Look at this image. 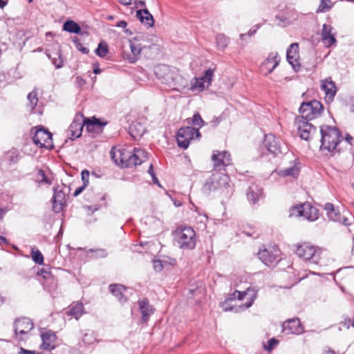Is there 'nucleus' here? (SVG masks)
I'll list each match as a JSON object with an SVG mask.
<instances>
[{
  "mask_svg": "<svg viewBox=\"0 0 354 354\" xmlns=\"http://www.w3.org/2000/svg\"><path fill=\"white\" fill-rule=\"evenodd\" d=\"M230 178L227 175L215 171L207 180L203 186L205 192H215L217 190L224 191L229 185Z\"/></svg>",
  "mask_w": 354,
  "mask_h": 354,
  "instance_id": "nucleus-8",
  "label": "nucleus"
},
{
  "mask_svg": "<svg viewBox=\"0 0 354 354\" xmlns=\"http://www.w3.org/2000/svg\"><path fill=\"white\" fill-rule=\"evenodd\" d=\"M279 254L280 250L277 247H270L269 248L260 250L258 253L259 259L267 266H272L275 264L278 261Z\"/></svg>",
  "mask_w": 354,
  "mask_h": 354,
  "instance_id": "nucleus-15",
  "label": "nucleus"
},
{
  "mask_svg": "<svg viewBox=\"0 0 354 354\" xmlns=\"http://www.w3.org/2000/svg\"><path fill=\"white\" fill-rule=\"evenodd\" d=\"M199 138L201 133L198 129L191 127H186L180 128L176 135V140L178 145L183 149H187L191 140L194 138Z\"/></svg>",
  "mask_w": 354,
  "mask_h": 354,
  "instance_id": "nucleus-11",
  "label": "nucleus"
},
{
  "mask_svg": "<svg viewBox=\"0 0 354 354\" xmlns=\"http://www.w3.org/2000/svg\"><path fill=\"white\" fill-rule=\"evenodd\" d=\"M212 160L214 162L215 168L220 166L226 167L231 164L230 154L226 151H214Z\"/></svg>",
  "mask_w": 354,
  "mask_h": 354,
  "instance_id": "nucleus-22",
  "label": "nucleus"
},
{
  "mask_svg": "<svg viewBox=\"0 0 354 354\" xmlns=\"http://www.w3.org/2000/svg\"><path fill=\"white\" fill-rule=\"evenodd\" d=\"M110 292L119 300L120 302H125L127 299L128 288L120 284H111Z\"/></svg>",
  "mask_w": 354,
  "mask_h": 354,
  "instance_id": "nucleus-26",
  "label": "nucleus"
},
{
  "mask_svg": "<svg viewBox=\"0 0 354 354\" xmlns=\"http://www.w3.org/2000/svg\"><path fill=\"white\" fill-rule=\"evenodd\" d=\"M136 16L141 23L147 25L149 27H151L153 25V16L149 13L148 10L144 9L138 10Z\"/></svg>",
  "mask_w": 354,
  "mask_h": 354,
  "instance_id": "nucleus-33",
  "label": "nucleus"
},
{
  "mask_svg": "<svg viewBox=\"0 0 354 354\" xmlns=\"http://www.w3.org/2000/svg\"><path fill=\"white\" fill-rule=\"evenodd\" d=\"M174 236L180 248L193 250L196 247V232L192 227H180L176 230Z\"/></svg>",
  "mask_w": 354,
  "mask_h": 354,
  "instance_id": "nucleus-6",
  "label": "nucleus"
},
{
  "mask_svg": "<svg viewBox=\"0 0 354 354\" xmlns=\"http://www.w3.org/2000/svg\"><path fill=\"white\" fill-rule=\"evenodd\" d=\"M145 131V126L138 121L132 122L129 128V134L135 140H138L142 138Z\"/></svg>",
  "mask_w": 354,
  "mask_h": 354,
  "instance_id": "nucleus-28",
  "label": "nucleus"
},
{
  "mask_svg": "<svg viewBox=\"0 0 354 354\" xmlns=\"http://www.w3.org/2000/svg\"><path fill=\"white\" fill-rule=\"evenodd\" d=\"M33 142L39 147H52V134L43 127L32 129Z\"/></svg>",
  "mask_w": 354,
  "mask_h": 354,
  "instance_id": "nucleus-14",
  "label": "nucleus"
},
{
  "mask_svg": "<svg viewBox=\"0 0 354 354\" xmlns=\"http://www.w3.org/2000/svg\"><path fill=\"white\" fill-rule=\"evenodd\" d=\"M214 68H209L205 71L204 75L201 77H194L191 81V86L189 87V90L194 92H201L204 91L206 88H208L212 81V77L214 76Z\"/></svg>",
  "mask_w": 354,
  "mask_h": 354,
  "instance_id": "nucleus-13",
  "label": "nucleus"
},
{
  "mask_svg": "<svg viewBox=\"0 0 354 354\" xmlns=\"http://www.w3.org/2000/svg\"><path fill=\"white\" fill-rule=\"evenodd\" d=\"M114 162L122 167H131L141 165L147 160V152L140 148H134L132 152L126 150H111Z\"/></svg>",
  "mask_w": 354,
  "mask_h": 354,
  "instance_id": "nucleus-2",
  "label": "nucleus"
},
{
  "mask_svg": "<svg viewBox=\"0 0 354 354\" xmlns=\"http://www.w3.org/2000/svg\"><path fill=\"white\" fill-rule=\"evenodd\" d=\"M66 203V193L59 187H54L53 197V209L55 212L59 213L62 209Z\"/></svg>",
  "mask_w": 354,
  "mask_h": 354,
  "instance_id": "nucleus-20",
  "label": "nucleus"
},
{
  "mask_svg": "<svg viewBox=\"0 0 354 354\" xmlns=\"http://www.w3.org/2000/svg\"><path fill=\"white\" fill-rule=\"evenodd\" d=\"M278 344V341L274 338L270 339L268 340V344L266 345H264V348L266 350L270 351H272L274 346H276Z\"/></svg>",
  "mask_w": 354,
  "mask_h": 354,
  "instance_id": "nucleus-47",
  "label": "nucleus"
},
{
  "mask_svg": "<svg viewBox=\"0 0 354 354\" xmlns=\"http://www.w3.org/2000/svg\"><path fill=\"white\" fill-rule=\"evenodd\" d=\"M85 313L83 304L81 302H77L71 304L66 311V314L68 316L74 317L77 320L79 319Z\"/></svg>",
  "mask_w": 354,
  "mask_h": 354,
  "instance_id": "nucleus-31",
  "label": "nucleus"
},
{
  "mask_svg": "<svg viewBox=\"0 0 354 354\" xmlns=\"http://www.w3.org/2000/svg\"><path fill=\"white\" fill-rule=\"evenodd\" d=\"M7 158L11 163H15L18 160V156L15 152H8L7 153Z\"/></svg>",
  "mask_w": 354,
  "mask_h": 354,
  "instance_id": "nucleus-50",
  "label": "nucleus"
},
{
  "mask_svg": "<svg viewBox=\"0 0 354 354\" xmlns=\"http://www.w3.org/2000/svg\"><path fill=\"white\" fill-rule=\"evenodd\" d=\"M321 149H326L329 152H333L336 149L338 143L341 141V135L338 129L335 127L328 125L322 126L320 128Z\"/></svg>",
  "mask_w": 354,
  "mask_h": 354,
  "instance_id": "nucleus-4",
  "label": "nucleus"
},
{
  "mask_svg": "<svg viewBox=\"0 0 354 354\" xmlns=\"http://www.w3.org/2000/svg\"><path fill=\"white\" fill-rule=\"evenodd\" d=\"M257 28H254V29H250L248 32L247 33L248 36V37H251L252 35H254L255 34V32H257Z\"/></svg>",
  "mask_w": 354,
  "mask_h": 354,
  "instance_id": "nucleus-61",
  "label": "nucleus"
},
{
  "mask_svg": "<svg viewBox=\"0 0 354 354\" xmlns=\"http://www.w3.org/2000/svg\"><path fill=\"white\" fill-rule=\"evenodd\" d=\"M217 48L223 50L229 44V39L224 35H218L216 38Z\"/></svg>",
  "mask_w": 354,
  "mask_h": 354,
  "instance_id": "nucleus-39",
  "label": "nucleus"
},
{
  "mask_svg": "<svg viewBox=\"0 0 354 354\" xmlns=\"http://www.w3.org/2000/svg\"><path fill=\"white\" fill-rule=\"evenodd\" d=\"M48 57L52 60V63L55 65L57 68H60L63 66V59L60 54V50H58L57 52L53 53L48 54Z\"/></svg>",
  "mask_w": 354,
  "mask_h": 354,
  "instance_id": "nucleus-38",
  "label": "nucleus"
},
{
  "mask_svg": "<svg viewBox=\"0 0 354 354\" xmlns=\"http://www.w3.org/2000/svg\"><path fill=\"white\" fill-rule=\"evenodd\" d=\"M97 252L99 253L98 255L102 257H104L106 256V252H105V250L102 249L98 250Z\"/></svg>",
  "mask_w": 354,
  "mask_h": 354,
  "instance_id": "nucleus-62",
  "label": "nucleus"
},
{
  "mask_svg": "<svg viewBox=\"0 0 354 354\" xmlns=\"http://www.w3.org/2000/svg\"><path fill=\"white\" fill-rule=\"evenodd\" d=\"M82 180L84 186H87L89 182V171L86 169L83 170L81 174Z\"/></svg>",
  "mask_w": 354,
  "mask_h": 354,
  "instance_id": "nucleus-48",
  "label": "nucleus"
},
{
  "mask_svg": "<svg viewBox=\"0 0 354 354\" xmlns=\"http://www.w3.org/2000/svg\"><path fill=\"white\" fill-rule=\"evenodd\" d=\"M280 58L277 52H272L262 63L260 67L261 73L265 75L271 73L278 66Z\"/></svg>",
  "mask_w": 354,
  "mask_h": 354,
  "instance_id": "nucleus-19",
  "label": "nucleus"
},
{
  "mask_svg": "<svg viewBox=\"0 0 354 354\" xmlns=\"http://www.w3.org/2000/svg\"><path fill=\"white\" fill-rule=\"evenodd\" d=\"M147 171L150 174L151 178L153 177L154 176H156V174H155V173L153 171V165L151 164L150 165Z\"/></svg>",
  "mask_w": 354,
  "mask_h": 354,
  "instance_id": "nucleus-59",
  "label": "nucleus"
},
{
  "mask_svg": "<svg viewBox=\"0 0 354 354\" xmlns=\"http://www.w3.org/2000/svg\"><path fill=\"white\" fill-rule=\"evenodd\" d=\"M325 209L327 212L328 217L330 220L335 222L342 223L344 225H350L354 221L353 216L346 210H344L342 214L335 209L332 203H326L325 205Z\"/></svg>",
  "mask_w": 354,
  "mask_h": 354,
  "instance_id": "nucleus-12",
  "label": "nucleus"
},
{
  "mask_svg": "<svg viewBox=\"0 0 354 354\" xmlns=\"http://www.w3.org/2000/svg\"><path fill=\"white\" fill-rule=\"evenodd\" d=\"M18 354H36L35 351L26 350L23 348H20V351L18 353Z\"/></svg>",
  "mask_w": 354,
  "mask_h": 354,
  "instance_id": "nucleus-54",
  "label": "nucleus"
},
{
  "mask_svg": "<svg viewBox=\"0 0 354 354\" xmlns=\"http://www.w3.org/2000/svg\"><path fill=\"white\" fill-rule=\"evenodd\" d=\"M9 211L8 207L0 205V221L2 220L5 214Z\"/></svg>",
  "mask_w": 354,
  "mask_h": 354,
  "instance_id": "nucleus-51",
  "label": "nucleus"
},
{
  "mask_svg": "<svg viewBox=\"0 0 354 354\" xmlns=\"http://www.w3.org/2000/svg\"><path fill=\"white\" fill-rule=\"evenodd\" d=\"M187 123L192 124L194 126L192 127L198 129V131L199 129L205 124V122L203 120L198 113H194L192 118H188Z\"/></svg>",
  "mask_w": 354,
  "mask_h": 354,
  "instance_id": "nucleus-37",
  "label": "nucleus"
},
{
  "mask_svg": "<svg viewBox=\"0 0 354 354\" xmlns=\"http://www.w3.org/2000/svg\"><path fill=\"white\" fill-rule=\"evenodd\" d=\"M135 3H136V6L137 8L138 7H142L145 5V3L144 1H136V0H134L133 1Z\"/></svg>",
  "mask_w": 354,
  "mask_h": 354,
  "instance_id": "nucleus-60",
  "label": "nucleus"
},
{
  "mask_svg": "<svg viewBox=\"0 0 354 354\" xmlns=\"http://www.w3.org/2000/svg\"><path fill=\"white\" fill-rule=\"evenodd\" d=\"M152 180H153V182L156 184H157L159 187H160V185L159 183V181L158 180V178H156V176H154L153 177H152Z\"/></svg>",
  "mask_w": 354,
  "mask_h": 354,
  "instance_id": "nucleus-64",
  "label": "nucleus"
},
{
  "mask_svg": "<svg viewBox=\"0 0 354 354\" xmlns=\"http://www.w3.org/2000/svg\"><path fill=\"white\" fill-rule=\"evenodd\" d=\"M290 216H303L309 221H315L319 218V211L310 203H304L293 207L290 210Z\"/></svg>",
  "mask_w": 354,
  "mask_h": 354,
  "instance_id": "nucleus-10",
  "label": "nucleus"
},
{
  "mask_svg": "<svg viewBox=\"0 0 354 354\" xmlns=\"http://www.w3.org/2000/svg\"><path fill=\"white\" fill-rule=\"evenodd\" d=\"M282 326L283 332L287 335H299L303 332V328L299 319H290L284 322Z\"/></svg>",
  "mask_w": 354,
  "mask_h": 354,
  "instance_id": "nucleus-24",
  "label": "nucleus"
},
{
  "mask_svg": "<svg viewBox=\"0 0 354 354\" xmlns=\"http://www.w3.org/2000/svg\"><path fill=\"white\" fill-rule=\"evenodd\" d=\"M63 30L71 33H79L81 30V28L76 22L72 20H68L64 24Z\"/></svg>",
  "mask_w": 354,
  "mask_h": 354,
  "instance_id": "nucleus-36",
  "label": "nucleus"
},
{
  "mask_svg": "<svg viewBox=\"0 0 354 354\" xmlns=\"http://www.w3.org/2000/svg\"><path fill=\"white\" fill-rule=\"evenodd\" d=\"M155 74L162 84L173 89L180 91L187 86V81L183 78L175 68L167 65H159L155 68Z\"/></svg>",
  "mask_w": 354,
  "mask_h": 354,
  "instance_id": "nucleus-1",
  "label": "nucleus"
},
{
  "mask_svg": "<svg viewBox=\"0 0 354 354\" xmlns=\"http://www.w3.org/2000/svg\"><path fill=\"white\" fill-rule=\"evenodd\" d=\"M200 223H201V227H205V223L207 220V217L205 215H200L199 216Z\"/></svg>",
  "mask_w": 354,
  "mask_h": 354,
  "instance_id": "nucleus-52",
  "label": "nucleus"
},
{
  "mask_svg": "<svg viewBox=\"0 0 354 354\" xmlns=\"http://www.w3.org/2000/svg\"><path fill=\"white\" fill-rule=\"evenodd\" d=\"M41 336L42 339L41 346L43 349L50 351L54 348L56 335L53 331L48 330L43 333Z\"/></svg>",
  "mask_w": 354,
  "mask_h": 354,
  "instance_id": "nucleus-30",
  "label": "nucleus"
},
{
  "mask_svg": "<svg viewBox=\"0 0 354 354\" xmlns=\"http://www.w3.org/2000/svg\"><path fill=\"white\" fill-rule=\"evenodd\" d=\"M38 176L41 177L39 180L40 183H46V184H51V182L47 178L46 176L45 172L42 169H39L38 171Z\"/></svg>",
  "mask_w": 354,
  "mask_h": 354,
  "instance_id": "nucleus-49",
  "label": "nucleus"
},
{
  "mask_svg": "<svg viewBox=\"0 0 354 354\" xmlns=\"http://www.w3.org/2000/svg\"><path fill=\"white\" fill-rule=\"evenodd\" d=\"M323 111V105L317 100L303 102L299 107L301 118L311 120L319 117Z\"/></svg>",
  "mask_w": 354,
  "mask_h": 354,
  "instance_id": "nucleus-9",
  "label": "nucleus"
},
{
  "mask_svg": "<svg viewBox=\"0 0 354 354\" xmlns=\"http://www.w3.org/2000/svg\"><path fill=\"white\" fill-rule=\"evenodd\" d=\"M73 42L75 44V47L77 48L78 50L81 51L82 53L84 54H87L89 52V50L88 48L84 47L82 44L80 42L78 39L77 37H75L73 39Z\"/></svg>",
  "mask_w": 354,
  "mask_h": 354,
  "instance_id": "nucleus-46",
  "label": "nucleus"
},
{
  "mask_svg": "<svg viewBox=\"0 0 354 354\" xmlns=\"http://www.w3.org/2000/svg\"><path fill=\"white\" fill-rule=\"evenodd\" d=\"M299 57V45L296 43L292 44L289 48L287 50L286 58L288 62L295 66Z\"/></svg>",
  "mask_w": 354,
  "mask_h": 354,
  "instance_id": "nucleus-32",
  "label": "nucleus"
},
{
  "mask_svg": "<svg viewBox=\"0 0 354 354\" xmlns=\"http://www.w3.org/2000/svg\"><path fill=\"white\" fill-rule=\"evenodd\" d=\"M332 2L330 0H322L319 4L318 11L325 12L328 11L332 7Z\"/></svg>",
  "mask_w": 354,
  "mask_h": 354,
  "instance_id": "nucleus-44",
  "label": "nucleus"
},
{
  "mask_svg": "<svg viewBox=\"0 0 354 354\" xmlns=\"http://www.w3.org/2000/svg\"><path fill=\"white\" fill-rule=\"evenodd\" d=\"M119 2L124 6L131 5L134 0H118Z\"/></svg>",
  "mask_w": 354,
  "mask_h": 354,
  "instance_id": "nucleus-57",
  "label": "nucleus"
},
{
  "mask_svg": "<svg viewBox=\"0 0 354 354\" xmlns=\"http://www.w3.org/2000/svg\"><path fill=\"white\" fill-rule=\"evenodd\" d=\"M139 310L142 314L141 321L147 323L151 315L154 313L153 307L149 304L147 298L139 299L138 301Z\"/></svg>",
  "mask_w": 354,
  "mask_h": 354,
  "instance_id": "nucleus-21",
  "label": "nucleus"
},
{
  "mask_svg": "<svg viewBox=\"0 0 354 354\" xmlns=\"http://www.w3.org/2000/svg\"><path fill=\"white\" fill-rule=\"evenodd\" d=\"M321 88L325 93L326 101L327 102H332L337 92L335 82L330 77L327 78L322 81Z\"/></svg>",
  "mask_w": 354,
  "mask_h": 354,
  "instance_id": "nucleus-23",
  "label": "nucleus"
},
{
  "mask_svg": "<svg viewBox=\"0 0 354 354\" xmlns=\"http://www.w3.org/2000/svg\"><path fill=\"white\" fill-rule=\"evenodd\" d=\"M297 255L305 261L311 263L323 266L324 263L322 261L323 250L309 243H303L297 247Z\"/></svg>",
  "mask_w": 354,
  "mask_h": 354,
  "instance_id": "nucleus-5",
  "label": "nucleus"
},
{
  "mask_svg": "<svg viewBox=\"0 0 354 354\" xmlns=\"http://www.w3.org/2000/svg\"><path fill=\"white\" fill-rule=\"evenodd\" d=\"M297 126L300 138L305 140H308L316 132V128L304 118L297 119Z\"/></svg>",
  "mask_w": 354,
  "mask_h": 354,
  "instance_id": "nucleus-18",
  "label": "nucleus"
},
{
  "mask_svg": "<svg viewBox=\"0 0 354 354\" xmlns=\"http://www.w3.org/2000/svg\"><path fill=\"white\" fill-rule=\"evenodd\" d=\"M3 243L7 244L8 243V241L6 239L5 236H0V244H3Z\"/></svg>",
  "mask_w": 354,
  "mask_h": 354,
  "instance_id": "nucleus-63",
  "label": "nucleus"
},
{
  "mask_svg": "<svg viewBox=\"0 0 354 354\" xmlns=\"http://www.w3.org/2000/svg\"><path fill=\"white\" fill-rule=\"evenodd\" d=\"M257 295V290L254 288H248L243 292L236 290L232 296L233 299L237 298L239 300H243L246 297L248 301L245 304L239 305V308L247 309L252 305Z\"/></svg>",
  "mask_w": 354,
  "mask_h": 354,
  "instance_id": "nucleus-17",
  "label": "nucleus"
},
{
  "mask_svg": "<svg viewBox=\"0 0 354 354\" xmlns=\"http://www.w3.org/2000/svg\"><path fill=\"white\" fill-rule=\"evenodd\" d=\"M262 195V190L257 186L250 187L247 192L248 199L254 203L258 201Z\"/></svg>",
  "mask_w": 354,
  "mask_h": 354,
  "instance_id": "nucleus-35",
  "label": "nucleus"
},
{
  "mask_svg": "<svg viewBox=\"0 0 354 354\" xmlns=\"http://www.w3.org/2000/svg\"><path fill=\"white\" fill-rule=\"evenodd\" d=\"M345 140L351 146L353 145V142L354 139L353 138V137L351 136H350L349 134H346Z\"/></svg>",
  "mask_w": 354,
  "mask_h": 354,
  "instance_id": "nucleus-55",
  "label": "nucleus"
},
{
  "mask_svg": "<svg viewBox=\"0 0 354 354\" xmlns=\"http://www.w3.org/2000/svg\"><path fill=\"white\" fill-rule=\"evenodd\" d=\"M31 255H32V260L34 261V262L35 263L39 264V265H42L44 263V257H43L41 252L39 250H32V252H31Z\"/></svg>",
  "mask_w": 354,
  "mask_h": 354,
  "instance_id": "nucleus-42",
  "label": "nucleus"
},
{
  "mask_svg": "<svg viewBox=\"0 0 354 354\" xmlns=\"http://www.w3.org/2000/svg\"><path fill=\"white\" fill-rule=\"evenodd\" d=\"M127 24L125 21H120L117 24V26L120 28H125L127 26Z\"/></svg>",
  "mask_w": 354,
  "mask_h": 354,
  "instance_id": "nucleus-58",
  "label": "nucleus"
},
{
  "mask_svg": "<svg viewBox=\"0 0 354 354\" xmlns=\"http://www.w3.org/2000/svg\"><path fill=\"white\" fill-rule=\"evenodd\" d=\"M322 40L326 47H330L336 42L333 28L330 25H323Z\"/></svg>",
  "mask_w": 354,
  "mask_h": 354,
  "instance_id": "nucleus-25",
  "label": "nucleus"
},
{
  "mask_svg": "<svg viewBox=\"0 0 354 354\" xmlns=\"http://www.w3.org/2000/svg\"><path fill=\"white\" fill-rule=\"evenodd\" d=\"M227 303H225V304H222V308H223L224 311H228V310L233 311L234 310V307H232V306L228 307L227 306Z\"/></svg>",
  "mask_w": 354,
  "mask_h": 354,
  "instance_id": "nucleus-56",
  "label": "nucleus"
},
{
  "mask_svg": "<svg viewBox=\"0 0 354 354\" xmlns=\"http://www.w3.org/2000/svg\"><path fill=\"white\" fill-rule=\"evenodd\" d=\"M34 328L33 322L27 317L16 319L13 323L15 338L17 341H26Z\"/></svg>",
  "mask_w": 354,
  "mask_h": 354,
  "instance_id": "nucleus-7",
  "label": "nucleus"
},
{
  "mask_svg": "<svg viewBox=\"0 0 354 354\" xmlns=\"http://www.w3.org/2000/svg\"><path fill=\"white\" fill-rule=\"evenodd\" d=\"M82 341L86 344H91L95 341L93 333H86L82 337Z\"/></svg>",
  "mask_w": 354,
  "mask_h": 354,
  "instance_id": "nucleus-45",
  "label": "nucleus"
},
{
  "mask_svg": "<svg viewBox=\"0 0 354 354\" xmlns=\"http://www.w3.org/2000/svg\"><path fill=\"white\" fill-rule=\"evenodd\" d=\"M275 19L279 26H286L292 24L296 19V17L292 11H286L276 15Z\"/></svg>",
  "mask_w": 354,
  "mask_h": 354,
  "instance_id": "nucleus-29",
  "label": "nucleus"
},
{
  "mask_svg": "<svg viewBox=\"0 0 354 354\" xmlns=\"http://www.w3.org/2000/svg\"><path fill=\"white\" fill-rule=\"evenodd\" d=\"M96 55L100 57H104L108 53V46L106 43L100 42L95 50Z\"/></svg>",
  "mask_w": 354,
  "mask_h": 354,
  "instance_id": "nucleus-41",
  "label": "nucleus"
},
{
  "mask_svg": "<svg viewBox=\"0 0 354 354\" xmlns=\"http://www.w3.org/2000/svg\"><path fill=\"white\" fill-rule=\"evenodd\" d=\"M86 186H84L82 185V186L79 187L74 192L73 196H77L79 194H80L83 190L86 188Z\"/></svg>",
  "mask_w": 354,
  "mask_h": 354,
  "instance_id": "nucleus-53",
  "label": "nucleus"
},
{
  "mask_svg": "<svg viewBox=\"0 0 354 354\" xmlns=\"http://www.w3.org/2000/svg\"><path fill=\"white\" fill-rule=\"evenodd\" d=\"M106 122H102L100 120L93 118V120L84 119L82 115H77L68 128V136L72 140L79 138L82 135L84 125L88 131H101L102 128L106 125Z\"/></svg>",
  "mask_w": 354,
  "mask_h": 354,
  "instance_id": "nucleus-3",
  "label": "nucleus"
},
{
  "mask_svg": "<svg viewBox=\"0 0 354 354\" xmlns=\"http://www.w3.org/2000/svg\"><path fill=\"white\" fill-rule=\"evenodd\" d=\"M129 47L131 54H127L124 56L125 58L129 61V62L134 63L138 59V56L141 52V47L140 46V44H135L131 41H129Z\"/></svg>",
  "mask_w": 354,
  "mask_h": 354,
  "instance_id": "nucleus-34",
  "label": "nucleus"
},
{
  "mask_svg": "<svg viewBox=\"0 0 354 354\" xmlns=\"http://www.w3.org/2000/svg\"><path fill=\"white\" fill-rule=\"evenodd\" d=\"M167 264V261L160 259H154L153 261V267L156 272H160Z\"/></svg>",
  "mask_w": 354,
  "mask_h": 354,
  "instance_id": "nucleus-43",
  "label": "nucleus"
},
{
  "mask_svg": "<svg viewBox=\"0 0 354 354\" xmlns=\"http://www.w3.org/2000/svg\"><path fill=\"white\" fill-rule=\"evenodd\" d=\"M27 99L28 101V106L30 107V110L32 111L33 109L35 107V106L37 104L38 102V98H37V92L33 91L30 92L28 96Z\"/></svg>",
  "mask_w": 354,
  "mask_h": 354,
  "instance_id": "nucleus-40",
  "label": "nucleus"
},
{
  "mask_svg": "<svg viewBox=\"0 0 354 354\" xmlns=\"http://www.w3.org/2000/svg\"><path fill=\"white\" fill-rule=\"evenodd\" d=\"M290 163V167L279 169L277 171V174L281 177H297L299 175L300 169L299 163L296 162V160H294V161Z\"/></svg>",
  "mask_w": 354,
  "mask_h": 354,
  "instance_id": "nucleus-27",
  "label": "nucleus"
},
{
  "mask_svg": "<svg viewBox=\"0 0 354 354\" xmlns=\"http://www.w3.org/2000/svg\"><path fill=\"white\" fill-rule=\"evenodd\" d=\"M263 145L269 152L274 156L284 153L286 151V147L282 145L280 140L272 134L265 136Z\"/></svg>",
  "mask_w": 354,
  "mask_h": 354,
  "instance_id": "nucleus-16",
  "label": "nucleus"
}]
</instances>
